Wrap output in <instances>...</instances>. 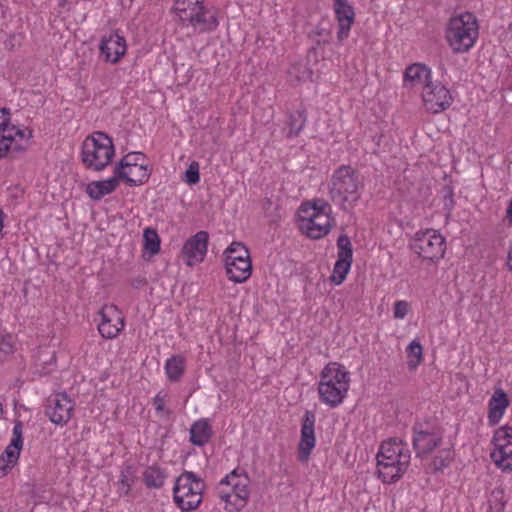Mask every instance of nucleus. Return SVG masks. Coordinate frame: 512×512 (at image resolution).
<instances>
[{
    "label": "nucleus",
    "instance_id": "f257e3e1",
    "mask_svg": "<svg viewBox=\"0 0 512 512\" xmlns=\"http://www.w3.org/2000/svg\"><path fill=\"white\" fill-rule=\"evenodd\" d=\"M479 36V25L473 13L464 12L452 16L445 28V40L454 53L469 52Z\"/></svg>",
    "mask_w": 512,
    "mask_h": 512
},
{
    "label": "nucleus",
    "instance_id": "f03ea898",
    "mask_svg": "<svg viewBox=\"0 0 512 512\" xmlns=\"http://www.w3.org/2000/svg\"><path fill=\"white\" fill-rule=\"evenodd\" d=\"M350 376L339 363L327 364L320 373L318 383L319 399L331 408L339 406L349 390Z\"/></svg>",
    "mask_w": 512,
    "mask_h": 512
},
{
    "label": "nucleus",
    "instance_id": "7ed1b4c3",
    "mask_svg": "<svg viewBox=\"0 0 512 512\" xmlns=\"http://www.w3.org/2000/svg\"><path fill=\"white\" fill-rule=\"evenodd\" d=\"M362 186L358 172L351 166L342 165L332 174L329 195L335 204L347 210L360 199Z\"/></svg>",
    "mask_w": 512,
    "mask_h": 512
},
{
    "label": "nucleus",
    "instance_id": "20e7f679",
    "mask_svg": "<svg viewBox=\"0 0 512 512\" xmlns=\"http://www.w3.org/2000/svg\"><path fill=\"white\" fill-rule=\"evenodd\" d=\"M114 155L112 138L102 131L93 132L82 143L81 160L89 170L98 172L104 170L111 163Z\"/></svg>",
    "mask_w": 512,
    "mask_h": 512
},
{
    "label": "nucleus",
    "instance_id": "39448f33",
    "mask_svg": "<svg viewBox=\"0 0 512 512\" xmlns=\"http://www.w3.org/2000/svg\"><path fill=\"white\" fill-rule=\"evenodd\" d=\"M250 479L239 469H234L221 479L217 486V494L225 503V510L238 512L243 509L250 495Z\"/></svg>",
    "mask_w": 512,
    "mask_h": 512
},
{
    "label": "nucleus",
    "instance_id": "423d86ee",
    "mask_svg": "<svg viewBox=\"0 0 512 512\" xmlns=\"http://www.w3.org/2000/svg\"><path fill=\"white\" fill-rule=\"evenodd\" d=\"M10 116L8 108H0V159L15 158L28 148L32 137L30 129L12 125Z\"/></svg>",
    "mask_w": 512,
    "mask_h": 512
},
{
    "label": "nucleus",
    "instance_id": "0eeeda50",
    "mask_svg": "<svg viewBox=\"0 0 512 512\" xmlns=\"http://www.w3.org/2000/svg\"><path fill=\"white\" fill-rule=\"evenodd\" d=\"M118 162L114 167V175L106 180L92 181L86 186V193L93 201H100L104 196L114 192L120 181H124L128 186L134 187L144 184L148 181L150 173L146 170V167L141 166L140 169L143 171L138 178L130 177V173L125 171L127 163Z\"/></svg>",
    "mask_w": 512,
    "mask_h": 512
},
{
    "label": "nucleus",
    "instance_id": "6e6552de",
    "mask_svg": "<svg viewBox=\"0 0 512 512\" xmlns=\"http://www.w3.org/2000/svg\"><path fill=\"white\" fill-rule=\"evenodd\" d=\"M204 482L192 472L181 474L173 488L174 501L182 510H195L202 502Z\"/></svg>",
    "mask_w": 512,
    "mask_h": 512
},
{
    "label": "nucleus",
    "instance_id": "1a4fd4ad",
    "mask_svg": "<svg viewBox=\"0 0 512 512\" xmlns=\"http://www.w3.org/2000/svg\"><path fill=\"white\" fill-rule=\"evenodd\" d=\"M225 269L229 280L235 283L245 282L252 273V263L247 247L234 241L224 251Z\"/></svg>",
    "mask_w": 512,
    "mask_h": 512
},
{
    "label": "nucleus",
    "instance_id": "9d476101",
    "mask_svg": "<svg viewBox=\"0 0 512 512\" xmlns=\"http://www.w3.org/2000/svg\"><path fill=\"white\" fill-rule=\"evenodd\" d=\"M403 450H378L376 454L379 478L384 483L397 481L407 468L410 455Z\"/></svg>",
    "mask_w": 512,
    "mask_h": 512
},
{
    "label": "nucleus",
    "instance_id": "9b49d317",
    "mask_svg": "<svg viewBox=\"0 0 512 512\" xmlns=\"http://www.w3.org/2000/svg\"><path fill=\"white\" fill-rule=\"evenodd\" d=\"M412 249L419 257L431 262L443 257L446 245L444 237L433 229L416 233Z\"/></svg>",
    "mask_w": 512,
    "mask_h": 512
},
{
    "label": "nucleus",
    "instance_id": "f8f14e48",
    "mask_svg": "<svg viewBox=\"0 0 512 512\" xmlns=\"http://www.w3.org/2000/svg\"><path fill=\"white\" fill-rule=\"evenodd\" d=\"M217 15L218 11L216 9H208L203 4L191 10L182 9L180 21L183 26H192L195 32L210 33L219 26Z\"/></svg>",
    "mask_w": 512,
    "mask_h": 512
},
{
    "label": "nucleus",
    "instance_id": "ddd939ff",
    "mask_svg": "<svg viewBox=\"0 0 512 512\" xmlns=\"http://www.w3.org/2000/svg\"><path fill=\"white\" fill-rule=\"evenodd\" d=\"M422 97L427 110L433 113L446 110L453 102L450 91L441 83L433 81L425 85Z\"/></svg>",
    "mask_w": 512,
    "mask_h": 512
},
{
    "label": "nucleus",
    "instance_id": "4468645a",
    "mask_svg": "<svg viewBox=\"0 0 512 512\" xmlns=\"http://www.w3.org/2000/svg\"><path fill=\"white\" fill-rule=\"evenodd\" d=\"M101 321L98 331L105 339H113L124 328V318L115 305H105L99 311Z\"/></svg>",
    "mask_w": 512,
    "mask_h": 512
},
{
    "label": "nucleus",
    "instance_id": "2eb2a0df",
    "mask_svg": "<svg viewBox=\"0 0 512 512\" xmlns=\"http://www.w3.org/2000/svg\"><path fill=\"white\" fill-rule=\"evenodd\" d=\"M48 403L45 413L51 422L63 425L70 420L74 403L66 393L55 394L49 398Z\"/></svg>",
    "mask_w": 512,
    "mask_h": 512
},
{
    "label": "nucleus",
    "instance_id": "dca6fc26",
    "mask_svg": "<svg viewBox=\"0 0 512 512\" xmlns=\"http://www.w3.org/2000/svg\"><path fill=\"white\" fill-rule=\"evenodd\" d=\"M208 240V232L202 230L185 242L182 248V254L188 266H193L204 260L207 253Z\"/></svg>",
    "mask_w": 512,
    "mask_h": 512
},
{
    "label": "nucleus",
    "instance_id": "f3484780",
    "mask_svg": "<svg viewBox=\"0 0 512 512\" xmlns=\"http://www.w3.org/2000/svg\"><path fill=\"white\" fill-rule=\"evenodd\" d=\"M301 228L306 235L314 240L321 239L326 236L331 228L334 218L331 214H312L300 215Z\"/></svg>",
    "mask_w": 512,
    "mask_h": 512
},
{
    "label": "nucleus",
    "instance_id": "a211bd4d",
    "mask_svg": "<svg viewBox=\"0 0 512 512\" xmlns=\"http://www.w3.org/2000/svg\"><path fill=\"white\" fill-rule=\"evenodd\" d=\"M413 448H437L442 442V431L436 424L425 422L414 426Z\"/></svg>",
    "mask_w": 512,
    "mask_h": 512
},
{
    "label": "nucleus",
    "instance_id": "6ab92c4d",
    "mask_svg": "<svg viewBox=\"0 0 512 512\" xmlns=\"http://www.w3.org/2000/svg\"><path fill=\"white\" fill-rule=\"evenodd\" d=\"M126 48L125 38L117 33L104 36L99 47L104 60L111 63H117L125 54Z\"/></svg>",
    "mask_w": 512,
    "mask_h": 512
},
{
    "label": "nucleus",
    "instance_id": "aec40b11",
    "mask_svg": "<svg viewBox=\"0 0 512 512\" xmlns=\"http://www.w3.org/2000/svg\"><path fill=\"white\" fill-rule=\"evenodd\" d=\"M334 13L338 22L337 39L343 42L349 37L351 26L355 21V12L348 1L334 4Z\"/></svg>",
    "mask_w": 512,
    "mask_h": 512
},
{
    "label": "nucleus",
    "instance_id": "412c9836",
    "mask_svg": "<svg viewBox=\"0 0 512 512\" xmlns=\"http://www.w3.org/2000/svg\"><path fill=\"white\" fill-rule=\"evenodd\" d=\"M403 78L405 86L421 85L424 89L425 85L432 81V71L423 63H413L405 69Z\"/></svg>",
    "mask_w": 512,
    "mask_h": 512
},
{
    "label": "nucleus",
    "instance_id": "4be33fe9",
    "mask_svg": "<svg viewBox=\"0 0 512 512\" xmlns=\"http://www.w3.org/2000/svg\"><path fill=\"white\" fill-rule=\"evenodd\" d=\"M508 405L509 399L507 394L501 388L496 389L488 403L489 421L491 423H497L502 418Z\"/></svg>",
    "mask_w": 512,
    "mask_h": 512
},
{
    "label": "nucleus",
    "instance_id": "5701e85b",
    "mask_svg": "<svg viewBox=\"0 0 512 512\" xmlns=\"http://www.w3.org/2000/svg\"><path fill=\"white\" fill-rule=\"evenodd\" d=\"M212 436L209 419L202 418L195 421L190 428V441L195 446H204Z\"/></svg>",
    "mask_w": 512,
    "mask_h": 512
},
{
    "label": "nucleus",
    "instance_id": "b1692460",
    "mask_svg": "<svg viewBox=\"0 0 512 512\" xmlns=\"http://www.w3.org/2000/svg\"><path fill=\"white\" fill-rule=\"evenodd\" d=\"M315 414L306 410L302 417L301 439L298 448H314L315 446Z\"/></svg>",
    "mask_w": 512,
    "mask_h": 512
},
{
    "label": "nucleus",
    "instance_id": "393cba45",
    "mask_svg": "<svg viewBox=\"0 0 512 512\" xmlns=\"http://www.w3.org/2000/svg\"><path fill=\"white\" fill-rule=\"evenodd\" d=\"M138 475L132 466H126L121 470L117 490L120 495L128 496L131 493L132 487L136 483Z\"/></svg>",
    "mask_w": 512,
    "mask_h": 512
},
{
    "label": "nucleus",
    "instance_id": "a878e982",
    "mask_svg": "<svg viewBox=\"0 0 512 512\" xmlns=\"http://www.w3.org/2000/svg\"><path fill=\"white\" fill-rule=\"evenodd\" d=\"M185 370V359L181 355H175L166 360L165 372L171 382L180 380Z\"/></svg>",
    "mask_w": 512,
    "mask_h": 512
},
{
    "label": "nucleus",
    "instance_id": "bb28decb",
    "mask_svg": "<svg viewBox=\"0 0 512 512\" xmlns=\"http://www.w3.org/2000/svg\"><path fill=\"white\" fill-rule=\"evenodd\" d=\"M167 475L165 471L156 466H149L143 472V482L151 489L161 488Z\"/></svg>",
    "mask_w": 512,
    "mask_h": 512
},
{
    "label": "nucleus",
    "instance_id": "cd10ccee",
    "mask_svg": "<svg viewBox=\"0 0 512 512\" xmlns=\"http://www.w3.org/2000/svg\"><path fill=\"white\" fill-rule=\"evenodd\" d=\"M301 215L332 214L331 205L324 199L317 198L300 206Z\"/></svg>",
    "mask_w": 512,
    "mask_h": 512
},
{
    "label": "nucleus",
    "instance_id": "c85d7f7f",
    "mask_svg": "<svg viewBox=\"0 0 512 512\" xmlns=\"http://www.w3.org/2000/svg\"><path fill=\"white\" fill-rule=\"evenodd\" d=\"M307 122V113L305 109L297 110L289 115V132L287 138L297 137Z\"/></svg>",
    "mask_w": 512,
    "mask_h": 512
},
{
    "label": "nucleus",
    "instance_id": "c756f323",
    "mask_svg": "<svg viewBox=\"0 0 512 512\" xmlns=\"http://www.w3.org/2000/svg\"><path fill=\"white\" fill-rule=\"evenodd\" d=\"M490 457L503 472L512 471V450H491Z\"/></svg>",
    "mask_w": 512,
    "mask_h": 512
},
{
    "label": "nucleus",
    "instance_id": "7c9ffc66",
    "mask_svg": "<svg viewBox=\"0 0 512 512\" xmlns=\"http://www.w3.org/2000/svg\"><path fill=\"white\" fill-rule=\"evenodd\" d=\"M21 450H5L0 455V478L6 476L8 472L17 464Z\"/></svg>",
    "mask_w": 512,
    "mask_h": 512
},
{
    "label": "nucleus",
    "instance_id": "2f4dec72",
    "mask_svg": "<svg viewBox=\"0 0 512 512\" xmlns=\"http://www.w3.org/2000/svg\"><path fill=\"white\" fill-rule=\"evenodd\" d=\"M442 202H443V210L445 212L446 220H449L452 215V211L456 205L454 200V188L450 184H445L440 190Z\"/></svg>",
    "mask_w": 512,
    "mask_h": 512
},
{
    "label": "nucleus",
    "instance_id": "473e14b6",
    "mask_svg": "<svg viewBox=\"0 0 512 512\" xmlns=\"http://www.w3.org/2000/svg\"><path fill=\"white\" fill-rule=\"evenodd\" d=\"M144 249L151 255H155L160 251V238L156 230L146 228L143 233Z\"/></svg>",
    "mask_w": 512,
    "mask_h": 512
},
{
    "label": "nucleus",
    "instance_id": "72a5a7b5",
    "mask_svg": "<svg viewBox=\"0 0 512 512\" xmlns=\"http://www.w3.org/2000/svg\"><path fill=\"white\" fill-rule=\"evenodd\" d=\"M352 262L347 260L337 259L334 264L333 273L331 275V281L335 285H340L346 279V276L350 270Z\"/></svg>",
    "mask_w": 512,
    "mask_h": 512
},
{
    "label": "nucleus",
    "instance_id": "f704fd0d",
    "mask_svg": "<svg viewBox=\"0 0 512 512\" xmlns=\"http://www.w3.org/2000/svg\"><path fill=\"white\" fill-rule=\"evenodd\" d=\"M338 259L353 261V249L349 236L341 234L337 239Z\"/></svg>",
    "mask_w": 512,
    "mask_h": 512
},
{
    "label": "nucleus",
    "instance_id": "c9c22d12",
    "mask_svg": "<svg viewBox=\"0 0 512 512\" xmlns=\"http://www.w3.org/2000/svg\"><path fill=\"white\" fill-rule=\"evenodd\" d=\"M494 448H507L512 446V427H502L496 430L492 439Z\"/></svg>",
    "mask_w": 512,
    "mask_h": 512
},
{
    "label": "nucleus",
    "instance_id": "e433bc0d",
    "mask_svg": "<svg viewBox=\"0 0 512 512\" xmlns=\"http://www.w3.org/2000/svg\"><path fill=\"white\" fill-rule=\"evenodd\" d=\"M422 346L419 341L413 340L407 347L408 357H415V360L408 361L409 368L417 367L422 361Z\"/></svg>",
    "mask_w": 512,
    "mask_h": 512
},
{
    "label": "nucleus",
    "instance_id": "4c0bfd02",
    "mask_svg": "<svg viewBox=\"0 0 512 512\" xmlns=\"http://www.w3.org/2000/svg\"><path fill=\"white\" fill-rule=\"evenodd\" d=\"M139 157H144L142 153H129L125 155L119 162H123L126 159L127 166H125V171L130 173V177H132L133 169L139 170V175L135 176L134 178H138L142 174V170L140 169L143 164H139L138 160ZM144 167H146L144 165Z\"/></svg>",
    "mask_w": 512,
    "mask_h": 512
},
{
    "label": "nucleus",
    "instance_id": "58836bf2",
    "mask_svg": "<svg viewBox=\"0 0 512 512\" xmlns=\"http://www.w3.org/2000/svg\"><path fill=\"white\" fill-rule=\"evenodd\" d=\"M6 448H23V423L17 420L12 431V438Z\"/></svg>",
    "mask_w": 512,
    "mask_h": 512
},
{
    "label": "nucleus",
    "instance_id": "ea45409f",
    "mask_svg": "<svg viewBox=\"0 0 512 512\" xmlns=\"http://www.w3.org/2000/svg\"><path fill=\"white\" fill-rule=\"evenodd\" d=\"M185 182L189 185L197 184L200 181L199 163L196 161L191 162L188 169L185 171Z\"/></svg>",
    "mask_w": 512,
    "mask_h": 512
},
{
    "label": "nucleus",
    "instance_id": "a19ab883",
    "mask_svg": "<svg viewBox=\"0 0 512 512\" xmlns=\"http://www.w3.org/2000/svg\"><path fill=\"white\" fill-rule=\"evenodd\" d=\"M409 312L407 301L398 300L394 303L393 314L396 319H403Z\"/></svg>",
    "mask_w": 512,
    "mask_h": 512
},
{
    "label": "nucleus",
    "instance_id": "79ce46f5",
    "mask_svg": "<svg viewBox=\"0 0 512 512\" xmlns=\"http://www.w3.org/2000/svg\"><path fill=\"white\" fill-rule=\"evenodd\" d=\"M12 353H13L12 344L5 339L0 341V360H3L4 358H6L8 355H10Z\"/></svg>",
    "mask_w": 512,
    "mask_h": 512
},
{
    "label": "nucleus",
    "instance_id": "37998d69",
    "mask_svg": "<svg viewBox=\"0 0 512 512\" xmlns=\"http://www.w3.org/2000/svg\"><path fill=\"white\" fill-rule=\"evenodd\" d=\"M165 396L161 395V392L155 395L153 398V404L155 406V410L157 413L163 412L165 409L164 406Z\"/></svg>",
    "mask_w": 512,
    "mask_h": 512
},
{
    "label": "nucleus",
    "instance_id": "c03bdc74",
    "mask_svg": "<svg viewBox=\"0 0 512 512\" xmlns=\"http://www.w3.org/2000/svg\"><path fill=\"white\" fill-rule=\"evenodd\" d=\"M182 9L188 10L187 1L186 0H174L173 10L180 17L182 14Z\"/></svg>",
    "mask_w": 512,
    "mask_h": 512
},
{
    "label": "nucleus",
    "instance_id": "a18cd8bd",
    "mask_svg": "<svg viewBox=\"0 0 512 512\" xmlns=\"http://www.w3.org/2000/svg\"><path fill=\"white\" fill-rule=\"evenodd\" d=\"M402 441L397 438V437H391L389 438L388 440H385L381 443V445L379 446V448H385V445H389V446H397L399 444H401Z\"/></svg>",
    "mask_w": 512,
    "mask_h": 512
},
{
    "label": "nucleus",
    "instance_id": "49530a36",
    "mask_svg": "<svg viewBox=\"0 0 512 512\" xmlns=\"http://www.w3.org/2000/svg\"><path fill=\"white\" fill-rule=\"evenodd\" d=\"M311 454V450H299L298 459L301 462H306Z\"/></svg>",
    "mask_w": 512,
    "mask_h": 512
},
{
    "label": "nucleus",
    "instance_id": "de8ad7c7",
    "mask_svg": "<svg viewBox=\"0 0 512 512\" xmlns=\"http://www.w3.org/2000/svg\"><path fill=\"white\" fill-rule=\"evenodd\" d=\"M187 1V8L191 10L192 8H195L196 6L203 5L204 0H186Z\"/></svg>",
    "mask_w": 512,
    "mask_h": 512
},
{
    "label": "nucleus",
    "instance_id": "09e8293b",
    "mask_svg": "<svg viewBox=\"0 0 512 512\" xmlns=\"http://www.w3.org/2000/svg\"><path fill=\"white\" fill-rule=\"evenodd\" d=\"M506 219L508 220V223L512 225V199L509 201L507 210H506Z\"/></svg>",
    "mask_w": 512,
    "mask_h": 512
},
{
    "label": "nucleus",
    "instance_id": "8fccbe9b",
    "mask_svg": "<svg viewBox=\"0 0 512 512\" xmlns=\"http://www.w3.org/2000/svg\"><path fill=\"white\" fill-rule=\"evenodd\" d=\"M448 465L447 461L445 459H441L439 463L437 461L434 462L435 469L439 470L443 467H446Z\"/></svg>",
    "mask_w": 512,
    "mask_h": 512
},
{
    "label": "nucleus",
    "instance_id": "3c124183",
    "mask_svg": "<svg viewBox=\"0 0 512 512\" xmlns=\"http://www.w3.org/2000/svg\"><path fill=\"white\" fill-rule=\"evenodd\" d=\"M3 222H4V213L0 209V239L3 237V233H2V230H3V227H4Z\"/></svg>",
    "mask_w": 512,
    "mask_h": 512
},
{
    "label": "nucleus",
    "instance_id": "603ef678",
    "mask_svg": "<svg viewBox=\"0 0 512 512\" xmlns=\"http://www.w3.org/2000/svg\"><path fill=\"white\" fill-rule=\"evenodd\" d=\"M146 283V280L144 278H139V279H136L134 282H133V286L138 288L140 285H143Z\"/></svg>",
    "mask_w": 512,
    "mask_h": 512
},
{
    "label": "nucleus",
    "instance_id": "864d4df0",
    "mask_svg": "<svg viewBox=\"0 0 512 512\" xmlns=\"http://www.w3.org/2000/svg\"><path fill=\"white\" fill-rule=\"evenodd\" d=\"M325 32L326 31H325L324 28L316 27V29H315V34L318 35V36L324 35Z\"/></svg>",
    "mask_w": 512,
    "mask_h": 512
},
{
    "label": "nucleus",
    "instance_id": "5fc2aeb1",
    "mask_svg": "<svg viewBox=\"0 0 512 512\" xmlns=\"http://www.w3.org/2000/svg\"><path fill=\"white\" fill-rule=\"evenodd\" d=\"M430 450H419L418 453H417V456L420 457V458H424L425 455L429 452Z\"/></svg>",
    "mask_w": 512,
    "mask_h": 512
},
{
    "label": "nucleus",
    "instance_id": "6e6d98bb",
    "mask_svg": "<svg viewBox=\"0 0 512 512\" xmlns=\"http://www.w3.org/2000/svg\"><path fill=\"white\" fill-rule=\"evenodd\" d=\"M4 414V407L2 405V403H0V416H2Z\"/></svg>",
    "mask_w": 512,
    "mask_h": 512
},
{
    "label": "nucleus",
    "instance_id": "4d7b16f0",
    "mask_svg": "<svg viewBox=\"0 0 512 512\" xmlns=\"http://www.w3.org/2000/svg\"><path fill=\"white\" fill-rule=\"evenodd\" d=\"M191 510H182V512H190Z\"/></svg>",
    "mask_w": 512,
    "mask_h": 512
}]
</instances>
